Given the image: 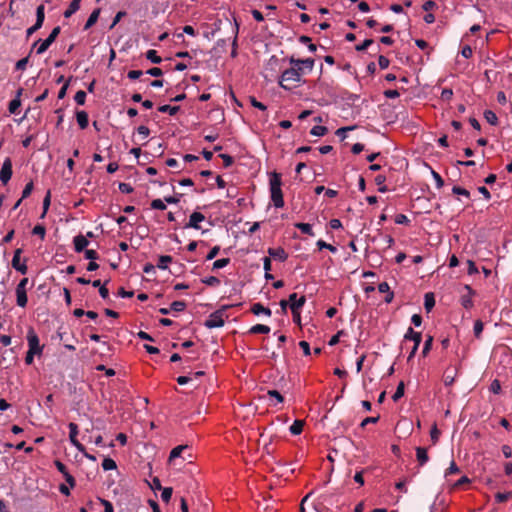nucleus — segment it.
<instances>
[{"label":"nucleus","mask_w":512,"mask_h":512,"mask_svg":"<svg viewBox=\"0 0 512 512\" xmlns=\"http://www.w3.org/2000/svg\"><path fill=\"white\" fill-rule=\"evenodd\" d=\"M302 71L299 67L291 65L290 68L285 69L279 80V85L285 90H292L298 86L301 82L300 72Z\"/></svg>","instance_id":"obj_1"},{"label":"nucleus","mask_w":512,"mask_h":512,"mask_svg":"<svg viewBox=\"0 0 512 512\" xmlns=\"http://www.w3.org/2000/svg\"><path fill=\"white\" fill-rule=\"evenodd\" d=\"M270 196L271 200L276 208H282L284 206L283 193L281 189L282 180L281 174L272 172L270 174Z\"/></svg>","instance_id":"obj_2"},{"label":"nucleus","mask_w":512,"mask_h":512,"mask_svg":"<svg viewBox=\"0 0 512 512\" xmlns=\"http://www.w3.org/2000/svg\"><path fill=\"white\" fill-rule=\"evenodd\" d=\"M229 307L230 306H228V305H224L220 309H218L217 311L211 313L209 315L208 319L205 320L204 326L209 328V329L219 328V327L224 326V323H225V321H224L225 311Z\"/></svg>","instance_id":"obj_3"},{"label":"nucleus","mask_w":512,"mask_h":512,"mask_svg":"<svg viewBox=\"0 0 512 512\" xmlns=\"http://www.w3.org/2000/svg\"><path fill=\"white\" fill-rule=\"evenodd\" d=\"M60 31H61L60 26H56L52 29L51 33L45 40L41 41V39H38L33 44V47H35L40 42V45L38 46L37 51H36L37 54H43L50 47V45L56 40V38L60 34Z\"/></svg>","instance_id":"obj_4"},{"label":"nucleus","mask_w":512,"mask_h":512,"mask_svg":"<svg viewBox=\"0 0 512 512\" xmlns=\"http://www.w3.org/2000/svg\"><path fill=\"white\" fill-rule=\"evenodd\" d=\"M289 63L291 65H294L296 67H299L302 71L300 72V76L310 73L314 68V59L313 58H306V59H296L293 56L289 58Z\"/></svg>","instance_id":"obj_5"},{"label":"nucleus","mask_w":512,"mask_h":512,"mask_svg":"<svg viewBox=\"0 0 512 512\" xmlns=\"http://www.w3.org/2000/svg\"><path fill=\"white\" fill-rule=\"evenodd\" d=\"M28 351L36 355H41L43 346L40 345L39 338L33 328H30L27 333Z\"/></svg>","instance_id":"obj_6"},{"label":"nucleus","mask_w":512,"mask_h":512,"mask_svg":"<svg viewBox=\"0 0 512 512\" xmlns=\"http://www.w3.org/2000/svg\"><path fill=\"white\" fill-rule=\"evenodd\" d=\"M12 177V161L10 158H6L2 164L0 170V181L3 184H7Z\"/></svg>","instance_id":"obj_7"},{"label":"nucleus","mask_w":512,"mask_h":512,"mask_svg":"<svg viewBox=\"0 0 512 512\" xmlns=\"http://www.w3.org/2000/svg\"><path fill=\"white\" fill-rule=\"evenodd\" d=\"M69 427V439L71 443L81 452L84 451V446L78 441L77 435H78V425L71 422L68 425Z\"/></svg>","instance_id":"obj_8"},{"label":"nucleus","mask_w":512,"mask_h":512,"mask_svg":"<svg viewBox=\"0 0 512 512\" xmlns=\"http://www.w3.org/2000/svg\"><path fill=\"white\" fill-rule=\"evenodd\" d=\"M57 470L63 475L66 482L69 484L70 487H74L76 485L75 478L68 472L65 464H63L61 461L56 460L54 462Z\"/></svg>","instance_id":"obj_9"},{"label":"nucleus","mask_w":512,"mask_h":512,"mask_svg":"<svg viewBox=\"0 0 512 512\" xmlns=\"http://www.w3.org/2000/svg\"><path fill=\"white\" fill-rule=\"evenodd\" d=\"M22 253V249L21 248H18L14 251V255H13V258H12V267L17 270L18 272L22 273V274H26L27 273V265L25 263H20V255Z\"/></svg>","instance_id":"obj_10"},{"label":"nucleus","mask_w":512,"mask_h":512,"mask_svg":"<svg viewBox=\"0 0 512 512\" xmlns=\"http://www.w3.org/2000/svg\"><path fill=\"white\" fill-rule=\"evenodd\" d=\"M205 220L204 214L200 212H193L189 217V222L184 226L185 228L200 229L199 223Z\"/></svg>","instance_id":"obj_11"},{"label":"nucleus","mask_w":512,"mask_h":512,"mask_svg":"<svg viewBox=\"0 0 512 512\" xmlns=\"http://www.w3.org/2000/svg\"><path fill=\"white\" fill-rule=\"evenodd\" d=\"M464 289L467 291V294L461 296V305L466 309H470L473 307L472 296L475 294V291L470 285H465Z\"/></svg>","instance_id":"obj_12"},{"label":"nucleus","mask_w":512,"mask_h":512,"mask_svg":"<svg viewBox=\"0 0 512 512\" xmlns=\"http://www.w3.org/2000/svg\"><path fill=\"white\" fill-rule=\"evenodd\" d=\"M74 243V249L77 253L83 252L86 247L89 245L88 239L82 235L79 234L73 238Z\"/></svg>","instance_id":"obj_13"},{"label":"nucleus","mask_w":512,"mask_h":512,"mask_svg":"<svg viewBox=\"0 0 512 512\" xmlns=\"http://www.w3.org/2000/svg\"><path fill=\"white\" fill-rule=\"evenodd\" d=\"M187 450H189L188 445H179V446H176L175 448H173L169 455V459H168L169 463L171 464V463L175 462V460L177 458H182L183 453Z\"/></svg>","instance_id":"obj_14"},{"label":"nucleus","mask_w":512,"mask_h":512,"mask_svg":"<svg viewBox=\"0 0 512 512\" xmlns=\"http://www.w3.org/2000/svg\"><path fill=\"white\" fill-rule=\"evenodd\" d=\"M268 253L271 257L281 262L286 261V259L288 258L287 252L282 247L269 248Z\"/></svg>","instance_id":"obj_15"},{"label":"nucleus","mask_w":512,"mask_h":512,"mask_svg":"<svg viewBox=\"0 0 512 512\" xmlns=\"http://www.w3.org/2000/svg\"><path fill=\"white\" fill-rule=\"evenodd\" d=\"M457 372L458 370L456 367H449L446 369L443 378L445 386H451L454 383Z\"/></svg>","instance_id":"obj_16"},{"label":"nucleus","mask_w":512,"mask_h":512,"mask_svg":"<svg viewBox=\"0 0 512 512\" xmlns=\"http://www.w3.org/2000/svg\"><path fill=\"white\" fill-rule=\"evenodd\" d=\"M22 91H23V89L20 88L17 91V96L13 100H11L9 103L8 110L11 114L18 113V109L21 106L20 95L22 94Z\"/></svg>","instance_id":"obj_17"},{"label":"nucleus","mask_w":512,"mask_h":512,"mask_svg":"<svg viewBox=\"0 0 512 512\" xmlns=\"http://www.w3.org/2000/svg\"><path fill=\"white\" fill-rule=\"evenodd\" d=\"M416 459L420 466L425 465L429 461L427 448L417 447L416 448Z\"/></svg>","instance_id":"obj_18"},{"label":"nucleus","mask_w":512,"mask_h":512,"mask_svg":"<svg viewBox=\"0 0 512 512\" xmlns=\"http://www.w3.org/2000/svg\"><path fill=\"white\" fill-rule=\"evenodd\" d=\"M15 293H16V303H17V305L19 307H22V308L26 307L27 302H28L27 290L16 289Z\"/></svg>","instance_id":"obj_19"},{"label":"nucleus","mask_w":512,"mask_h":512,"mask_svg":"<svg viewBox=\"0 0 512 512\" xmlns=\"http://www.w3.org/2000/svg\"><path fill=\"white\" fill-rule=\"evenodd\" d=\"M404 340H412L414 344H420L422 335L420 332L414 331L412 327H409L404 335Z\"/></svg>","instance_id":"obj_20"},{"label":"nucleus","mask_w":512,"mask_h":512,"mask_svg":"<svg viewBox=\"0 0 512 512\" xmlns=\"http://www.w3.org/2000/svg\"><path fill=\"white\" fill-rule=\"evenodd\" d=\"M76 120L81 129H86L89 121H88V114L84 110H80L76 112Z\"/></svg>","instance_id":"obj_21"},{"label":"nucleus","mask_w":512,"mask_h":512,"mask_svg":"<svg viewBox=\"0 0 512 512\" xmlns=\"http://www.w3.org/2000/svg\"><path fill=\"white\" fill-rule=\"evenodd\" d=\"M251 312L254 314V315H260V314H265L266 316L270 317L271 316V310L267 307H264L261 303H254L252 306H251Z\"/></svg>","instance_id":"obj_22"},{"label":"nucleus","mask_w":512,"mask_h":512,"mask_svg":"<svg viewBox=\"0 0 512 512\" xmlns=\"http://www.w3.org/2000/svg\"><path fill=\"white\" fill-rule=\"evenodd\" d=\"M100 11V8L93 10V12L90 14L89 18L87 19L84 25L85 30L90 29L97 22L100 15Z\"/></svg>","instance_id":"obj_23"},{"label":"nucleus","mask_w":512,"mask_h":512,"mask_svg":"<svg viewBox=\"0 0 512 512\" xmlns=\"http://www.w3.org/2000/svg\"><path fill=\"white\" fill-rule=\"evenodd\" d=\"M304 420H295L293 422V424L289 427V431L292 435H299L302 433L303 431V427H304Z\"/></svg>","instance_id":"obj_24"},{"label":"nucleus","mask_w":512,"mask_h":512,"mask_svg":"<svg viewBox=\"0 0 512 512\" xmlns=\"http://www.w3.org/2000/svg\"><path fill=\"white\" fill-rule=\"evenodd\" d=\"M435 306V298L432 292H428L424 296V307L427 312H430Z\"/></svg>","instance_id":"obj_25"},{"label":"nucleus","mask_w":512,"mask_h":512,"mask_svg":"<svg viewBox=\"0 0 512 512\" xmlns=\"http://www.w3.org/2000/svg\"><path fill=\"white\" fill-rule=\"evenodd\" d=\"M270 327L264 324H256L249 329L250 334H268Z\"/></svg>","instance_id":"obj_26"},{"label":"nucleus","mask_w":512,"mask_h":512,"mask_svg":"<svg viewBox=\"0 0 512 512\" xmlns=\"http://www.w3.org/2000/svg\"><path fill=\"white\" fill-rule=\"evenodd\" d=\"M80 8V3L76 0H72L68 9L64 12V17L69 18L76 13Z\"/></svg>","instance_id":"obj_27"},{"label":"nucleus","mask_w":512,"mask_h":512,"mask_svg":"<svg viewBox=\"0 0 512 512\" xmlns=\"http://www.w3.org/2000/svg\"><path fill=\"white\" fill-rule=\"evenodd\" d=\"M302 309V303H297L296 305H294V307H292V315H293V321L295 323H297L298 325L301 324V315H300V311Z\"/></svg>","instance_id":"obj_28"},{"label":"nucleus","mask_w":512,"mask_h":512,"mask_svg":"<svg viewBox=\"0 0 512 512\" xmlns=\"http://www.w3.org/2000/svg\"><path fill=\"white\" fill-rule=\"evenodd\" d=\"M267 396H269L270 398L275 399V402H271L270 405H276L277 403H283L284 402V397L277 390H268L267 391Z\"/></svg>","instance_id":"obj_29"},{"label":"nucleus","mask_w":512,"mask_h":512,"mask_svg":"<svg viewBox=\"0 0 512 512\" xmlns=\"http://www.w3.org/2000/svg\"><path fill=\"white\" fill-rule=\"evenodd\" d=\"M302 303V307L305 305L306 303V297L305 296H301L300 298H297V293H292L289 295V303H290V309L292 310V307H294V305H296L297 303Z\"/></svg>","instance_id":"obj_30"},{"label":"nucleus","mask_w":512,"mask_h":512,"mask_svg":"<svg viewBox=\"0 0 512 512\" xmlns=\"http://www.w3.org/2000/svg\"><path fill=\"white\" fill-rule=\"evenodd\" d=\"M158 110L162 113H169L171 116L176 115L180 110L179 106H170V105H162L158 108Z\"/></svg>","instance_id":"obj_31"},{"label":"nucleus","mask_w":512,"mask_h":512,"mask_svg":"<svg viewBox=\"0 0 512 512\" xmlns=\"http://www.w3.org/2000/svg\"><path fill=\"white\" fill-rule=\"evenodd\" d=\"M45 19V8L44 5L41 4L36 9V24L42 26Z\"/></svg>","instance_id":"obj_32"},{"label":"nucleus","mask_w":512,"mask_h":512,"mask_svg":"<svg viewBox=\"0 0 512 512\" xmlns=\"http://www.w3.org/2000/svg\"><path fill=\"white\" fill-rule=\"evenodd\" d=\"M295 227L297 229H299L304 234H307V235H310V236H314V232L312 230V227L308 223H301V222L300 223H296Z\"/></svg>","instance_id":"obj_33"},{"label":"nucleus","mask_w":512,"mask_h":512,"mask_svg":"<svg viewBox=\"0 0 512 512\" xmlns=\"http://www.w3.org/2000/svg\"><path fill=\"white\" fill-rule=\"evenodd\" d=\"M146 58L154 64H159L162 62V58L158 56L157 51L153 49H150L146 52Z\"/></svg>","instance_id":"obj_34"},{"label":"nucleus","mask_w":512,"mask_h":512,"mask_svg":"<svg viewBox=\"0 0 512 512\" xmlns=\"http://www.w3.org/2000/svg\"><path fill=\"white\" fill-rule=\"evenodd\" d=\"M484 118L486 119V121H487L489 124H491V125H493V126H495V125H497V124H498V117H497V116H496V114H495L493 111H491V110H486V111L484 112Z\"/></svg>","instance_id":"obj_35"},{"label":"nucleus","mask_w":512,"mask_h":512,"mask_svg":"<svg viewBox=\"0 0 512 512\" xmlns=\"http://www.w3.org/2000/svg\"><path fill=\"white\" fill-rule=\"evenodd\" d=\"M432 344H433V336L431 335H427V338L424 342V346H423V349H422V356L423 357H426L428 355V353L430 352L431 348H432Z\"/></svg>","instance_id":"obj_36"},{"label":"nucleus","mask_w":512,"mask_h":512,"mask_svg":"<svg viewBox=\"0 0 512 512\" xmlns=\"http://www.w3.org/2000/svg\"><path fill=\"white\" fill-rule=\"evenodd\" d=\"M172 262V257L169 255H162L159 257L157 267L159 269L165 270L167 268V263Z\"/></svg>","instance_id":"obj_37"},{"label":"nucleus","mask_w":512,"mask_h":512,"mask_svg":"<svg viewBox=\"0 0 512 512\" xmlns=\"http://www.w3.org/2000/svg\"><path fill=\"white\" fill-rule=\"evenodd\" d=\"M102 468L105 471H108V470L116 469L117 465H116V462L112 458L107 457V458H104V460L102 461Z\"/></svg>","instance_id":"obj_38"},{"label":"nucleus","mask_w":512,"mask_h":512,"mask_svg":"<svg viewBox=\"0 0 512 512\" xmlns=\"http://www.w3.org/2000/svg\"><path fill=\"white\" fill-rule=\"evenodd\" d=\"M328 132V129L327 127L325 126H320V125H316L314 126L311 131H310V134L311 135H314V136H324L326 133Z\"/></svg>","instance_id":"obj_39"},{"label":"nucleus","mask_w":512,"mask_h":512,"mask_svg":"<svg viewBox=\"0 0 512 512\" xmlns=\"http://www.w3.org/2000/svg\"><path fill=\"white\" fill-rule=\"evenodd\" d=\"M385 181H386V176H384V175L379 174L375 177V183H376V185L379 186L378 190L382 193H384L388 190L387 187L384 185Z\"/></svg>","instance_id":"obj_40"},{"label":"nucleus","mask_w":512,"mask_h":512,"mask_svg":"<svg viewBox=\"0 0 512 512\" xmlns=\"http://www.w3.org/2000/svg\"><path fill=\"white\" fill-rule=\"evenodd\" d=\"M316 245H317L319 250L328 249L332 253H336L337 252V248L335 246H333L331 244H328V243H326L325 241H323L321 239L317 241Z\"/></svg>","instance_id":"obj_41"},{"label":"nucleus","mask_w":512,"mask_h":512,"mask_svg":"<svg viewBox=\"0 0 512 512\" xmlns=\"http://www.w3.org/2000/svg\"><path fill=\"white\" fill-rule=\"evenodd\" d=\"M404 388H405L404 383L400 382L398 384L397 388H396L395 393L392 396L393 401L397 402L400 398L403 397V395H404Z\"/></svg>","instance_id":"obj_42"},{"label":"nucleus","mask_w":512,"mask_h":512,"mask_svg":"<svg viewBox=\"0 0 512 512\" xmlns=\"http://www.w3.org/2000/svg\"><path fill=\"white\" fill-rule=\"evenodd\" d=\"M230 263L229 258H221L216 261H214L212 269L217 270L226 267Z\"/></svg>","instance_id":"obj_43"},{"label":"nucleus","mask_w":512,"mask_h":512,"mask_svg":"<svg viewBox=\"0 0 512 512\" xmlns=\"http://www.w3.org/2000/svg\"><path fill=\"white\" fill-rule=\"evenodd\" d=\"M50 200H51V194H50V191H48L46 196L43 199V212H42L40 218L45 217V215L49 209V206H50Z\"/></svg>","instance_id":"obj_44"},{"label":"nucleus","mask_w":512,"mask_h":512,"mask_svg":"<svg viewBox=\"0 0 512 512\" xmlns=\"http://www.w3.org/2000/svg\"><path fill=\"white\" fill-rule=\"evenodd\" d=\"M74 100L78 105H84L86 101V92L83 90L77 91L74 96Z\"/></svg>","instance_id":"obj_45"},{"label":"nucleus","mask_w":512,"mask_h":512,"mask_svg":"<svg viewBox=\"0 0 512 512\" xmlns=\"http://www.w3.org/2000/svg\"><path fill=\"white\" fill-rule=\"evenodd\" d=\"M483 328H484L483 322L481 320H476L474 323V327H473L474 335L476 338L479 339L481 337Z\"/></svg>","instance_id":"obj_46"},{"label":"nucleus","mask_w":512,"mask_h":512,"mask_svg":"<svg viewBox=\"0 0 512 512\" xmlns=\"http://www.w3.org/2000/svg\"><path fill=\"white\" fill-rule=\"evenodd\" d=\"M32 234L38 235L41 239H44L46 234V228L43 225L38 224L33 228Z\"/></svg>","instance_id":"obj_47"},{"label":"nucleus","mask_w":512,"mask_h":512,"mask_svg":"<svg viewBox=\"0 0 512 512\" xmlns=\"http://www.w3.org/2000/svg\"><path fill=\"white\" fill-rule=\"evenodd\" d=\"M439 436H440V431L438 430L436 424H434L430 431V437H431V441H432L433 445H435L438 442Z\"/></svg>","instance_id":"obj_48"},{"label":"nucleus","mask_w":512,"mask_h":512,"mask_svg":"<svg viewBox=\"0 0 512 512\" xmlns=\"http://www.w3.org/2000/svg\"><path fill=\"white\" fill-rule=\"evenodd\" d=\"M186 308V303L183 301H174L171 304L170 309L175 312H181Z\"/></svg>","instance_id":"obj_49"},{"label":"nucleus","mask_w":512,"mask_h":512,"mask_svg":"<svg viewBox=\"0 0 512 512\" xmlns=\"http://www.w3.org/2000/svg\"><path fill=\"white\" fill-rule=\"evenodd\" d=\"M173 493L171 487H165L162 489L161 498L164 502H169Z\"/></svg>","instance_id":"obj_50"},{"label":"nucleus","mask_w":512,"mask_h":512,"mask_svg":"<svg viewBox=\"0 0 512 512\" xmlns=\"http://www.w3.org/2000/svg\"><path fill=\"white\" fill-rule=\"evenodd\" d=\"M452 192L453 194L462 195L465 196L466 198H470V192L467 189L462 188L460 186H454L452 188Z\"/></svg>","instance_id":"obj_51"},{"label":"nucleus","mask_w":512,"mask_h":512,"mask_svg":"<svg viewBox=\"0 0 512 512\" xmlns=\"http://www.w3.org/2000/svg\"><path fill=\"white\" fill-rule=\"evenodd\" d=\"M151 208L152 209H156V210H165L166 209V205L164 203V200H162V199H154L151 202Z\"/></svg>","instance_id":"obj_52"},{"label":"nucleus","mask_w":512,"mask_h":512,"mask_svg":"<svg viewBox=\"0 0 512 512\" xmlns=\"http://www.w3.org/2000/svg\"><path fill=\"white\" fill-rule=\"evenodd\" d=\"M84 256L86 259H89L91 261L99 259V254L97 253L96 250H93V249H85Z\"/></svg>","instance_id":"obj_53"},{"label":"nucleus","mask_w":512,"mask_h":512,"mask_svg":"<svg viewBox=\"0 0 512 512\" xmlns=\"http://www.w3.org/2000/svg\"><path fill=\"white\" fill-rule=\"evenodd\" d=\"M512 496V492L501 493L498 492L495 495V500L498 503L506 502Z\"/></svg>","instance_id":"obj_54"},{"label":"nucleus","mask_w":512,"mask_h":512,"mask_svg":"<svg viewBox=\"0 0 512 512\" xmlns=\"http://www.w3.org/2000/svg\"><path fill=\"white\" fill-rule=\"evenodd\" d=\"M201 281L208 286H218L220 284V280L215 276L204 278Z\"/></svg>","instance_id":"obj_55"},{"label":"nucleus","mask_w":512,"mask_h":512,"mask_svg":"<svg viewBox=\"0 0 512 512\" xmlns=\"http://www.w3.org/2000/svg\"><path fill=\"white\" fill-rule=\"evenodd\" d=\"M33 188H34L33 182H32V181L28 182V183L25 185V187H24V189H23V191H22V197H21V198H22V199H25V198H27L28 196H30V194H31V193H32V191H33Z\"/></svg>","instance_id":"obj_56"},{"label":"nucleus","mask_w":512,"mask_h":512,"mask_svg":"<svg viewBox=\"0 0 512 512\" xmlns=\"http://www.w3.org/2000/svg\"><path fill=\"white\" fill-rule=\"evenodd\" d=\"M373 44L372 39H366L363 41V43L356 45L355 49L359 52L365 51L369 46Z\"/></svg>","instance_id":"obj_57"},{"label":"nucleus","mask_w":512,"mask_h":512,"mask_svg":"<svg viewBox=\"0 0 512 512\" xmlns=\"http://www.w3.org/2000/svg\"><path fill=\"white\" fill-rule=\"evenodd\" d=\"M118 188L122 193L126 194L132 193L134 191V188L130 184L124 182L119 183Z\"/></svg>","instance_id":"obj_58"},{"label":"nucleus","mask_w":512,"mask_h":512,"mask_svg":"<svg viewBox=\"0 0 512 512\" xmlns=\"http://www.w3.org/2000/svg\"><path fill=\"white\" fill-rule=\"evenodd\" d=\"M219 157H220V158H222V160H223V165H224V167H226V168L230 167V166L233 164V162H234L233 157H231V156H230V155H228V154H220V155H219Z\"/></svg>","instance_id":"obj_59"},{"label":"nucleus","mask_w":512,"mask_h":512,"mask_svg":"<svg viewBox=\"0 0 512 512\" xmlns=\"http://www.w3.org/2000/svg\"><path fill=\"white\" fill-rule=\"evenodd\" d=\"M459 472V468L458 466L456 465V463L454 461H452L450 463V466L446 469L445 471V476H449L451 474H455V473H458Z\"/></svg>","instance_id":"obj_60"},{"label":"nucleus","mask_w":512,"mask_h":512,"mask_svg":"<svg viewBox=\"0 0 512 512\" xmlns=\"http://www.w3.org/2000/svg\"><path fill=\"white\" fill-rule=\"evenodd\" d=\"M432 176L436 182V186L437 188H442L443 185H444V180L442 179V177L440 176L439 173H437L436 171L432 170Z\"/></svg>","instance_id":"obj_61"},{"label":"nucleus","mask_w":512,"mask_h":512,"mask_svg":"<svg viewBox=\"0 0 512 512\" xmlns=\"http://www.w3.org/2000/svg\"><path fill=\"white\" fill-rule=\"evenodd\" d=\"M378 64L381 69H386L390 64V61L387 57L380 55L378 58Z\"/></svg>","instance_id":"obj_62"},{"label":"nucleus","mask_w":512,"mask_h":512,"mask_svg":"<svg viewBox=\"0 0 512 512\" xmlns=\"http://www.w3.org/2000/svg\"><path fill=\"white\" fill-rule=\"evenodd\" d=\"M409 222H410V220L404 214H397L396 217H395V223L396 224H404V225H406Z\"/></svg>","instance_id":"obj_63"},{"label":"nucleus","mask_w":512,"mask_h":512,"mask_svg":"<svg viewBox=\"0 0 512 512\" xmlns=\"http://www.w3.org/2000/svg\"><path fill=\"white\" fill-rule=\"evenodd\" d=\"M101 504L104 506V512H114L113 505L110 501L105 499H100Z\"/></svg>","instance_id":"obj_64"}]
</instances>
